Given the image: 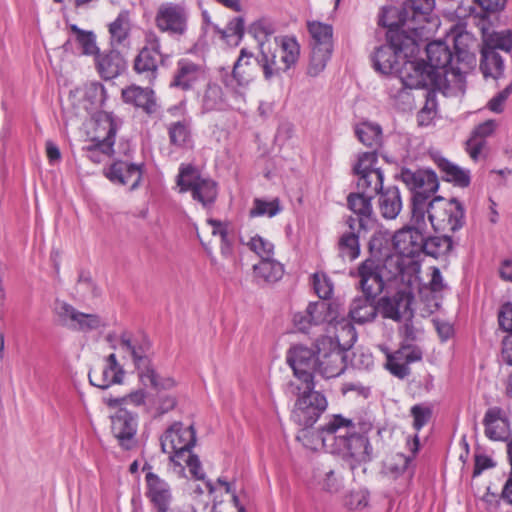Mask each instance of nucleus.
<instances>
[{"mask_svg": "<svg viewBox=\"0 0 512 512\" xmlns=\"http://www.w3.org/2000/svg\"><path fill=\"white\" fill-rule=\"evenodd\" d=\"M316 436L323 447L341 455L351 471L371 459L372 446L368 437L358 433L356 424L340 414L332 415L317 430Z\"/></svg>", "mask_w": 512, "mask_h": 512, "instance_id": "f257e3e1", "label": "nucleus"}, {"mask_svg": "<svg viewBox=\"0 0 512 512\" xmlns=\"http://www.w3.org/2000/svg\"><path fill=\"white\" fill-rule=\"evenodd\" d=\"M400 178L412 192L411 212H413L414 218L421 220L428 213L429 221L435 228L434 203L443 200L441 197H434L430 200L439 188L436 173L432 170L418 169L413 171L409 168H403Z\"/></svg>", "mask_w": 512, "mask_h": 512, "instance_id": "f03ea898", "label": "nucleus"}, {"mask_svg": "<svg viewBox=\"0 0 512 512\" xmlns=\"http://www.w3.org/2000/svg\"><path fill=\"white\" fill-rule=\"evenodd\" d=\"M426 65L443 80L446 90L451 85L461 86L465 79L464 61L469 57L465 50H457L456 60L449 46L441 40L432 41L426 46Z\"/></svg>", "mask_w": 512, "mask_h": 512, "instance_id": "7ed1b4c3", "label": "nucleus"}, {"mask_svg": "<svg viewBox=\"0 0 512 512\" xmlns=\"http://www.w3.org/2000/svg\"><path fill=\"white\" fill-rule=\"evenodd\" d=\"M287 392L298 396L292 412V419L303 428L312 427L327 408L326 397L315 391V388L309 389L307 385L300 386L291 381L287 384Z\"/></svg>", "mask_w": 512, "mask_h": 512, "instance_id": "20e7f679", "label": "nucleus"}, {"mask_svg": "<svg viewBox=\"0 0 512 512\" xmlns=\"http://www.w3.org/2000/svg\"><path fill=\"white\" fill-rule=\"evenodd\" d=\"M388 244V240L382 234H374L369 241V249L371 254L378 256V264L381 268V274L385 285L389 282L395 281L398 278L402 282L411 281L412 275L408 274V267L411 264V260L406 259L403 255L397 251L395 253H386L384 251L383 243Z\"/></svg>", "mask_w": 512, "mask_h": 512, "instance_id": "39448f33", "label": "nucleus"}, {"mask_svg": "<svg viewBox=\"0 0 512 512\" xmlns=\"http://www.w3.org/2000/svg\"><path fill=\"white\" fill-rule=\"evenodd\" d=\"M316 371L324 378L340 376L346 369V350L339 342V336H321L316 341Z\"/></svg>", "mask_w": 512, "mask_h": 512, "instance_id": "423d86ee", "label": "nucleus"}, {"mask_svg": "<svg viewBox=\"0 0 512 512\" xmlns=\"http://www.w3.org/2000/svg\"><path fill=\"white\" fill-rule=\"evenodd\" d=\"M307 28L312 38L308 74L317 76L325 69L327 62L331 58L333 51V28L331 25L320 21H309Z\"/></svg>", "mask_w": 512, "mask_h": 512, "instance_id": "0eeeda50", "label": "nucleus"}, {"mask_svg": "<svg viewBox=\"0 0 512 512\" xmlns=\"http://www.w3.org/2000/svg\"><path fill=\"white\" fill-rule=\"evenodd\" d=\"M161 449L169 459L181 466L182 460L191 452L196 443V432L192 425L184 426L181 422L170 425L160 438Z\"/></svg>", "mask_w": 512, "mask_h": 512, "instance_id": "6e6552de", "label": "nucleus"}, {"mask_svg": "<svg viewBox=\"0 0 512 512\" xmlns=\"http://www.w3.org/2000/svg\"><path fill=\"white\" fill-rule=\"evenodd\" d=\"M180 192H191L193 200L203 207H211L218 196V184L211 178L201 176L192 166L183 167L177 177Z\"/></svg>", "mask_w": 512, "mask_h": 512, "instance_id": "1a4fd4ad", "label": "nucleus"}, {"mask_svg": "<svg viewBox=\"0 0 512 512\" xmlns=\"http://www.w3.org/2000/svg\"><path fill=\"white\" fill-rule=\"evenodd\" d=\"M154 22L160 32L180 39L188 32L189 12L182 4L164 2L157 8Z\"/></svg>", "mask_w": 512, "mask_h": 512, "instance_id": "9d476101", "label": "nucleus"}, {"mask_svg": "<svg viewBox=\"0 0 512 512\" xmlns=\"http://www.w3.org/2000/svg\"><path fill=\"white\" fill-rule=\"evenodd\" d=\"M378 164L376 152H365L358 157L353 167L357 175V189L375 196L383 191L384 174Z\"/></svg>", "mask_w": 512, "mask_h": 512, "instance_id": "9b49d317", "label": "nucleus"}, {"mask_svg": "<svg viewBox=\"0 0 512 512\" xmlns=\"http://www.w3.org/2000/svg\"><path fill=\"white\" fill-rule=\"evenodd\" d=\"M417 220L411 212V225L397 231L392 238L395 251L408 260L419 256L423 250L425 216L421 218V221Z\"/></svg>", "mask_w": 512, "mask_h": 512, "instance_id": "f8f14e48", "label": "nucleus"}, {"mask_svg": "<svg viewBox=\"0 0 512 512\" xmlns=\"http://www.w3.org/2000/svg\"><path fill=\"white\" fill-rule=\"evenodd\" d=\"M398 72V76L408 87L429 88L433 92L438 90L446 93L447 91L443 86V80L428 68L425 61H407Z\"/></svg>", "mask_w": 512, "mask_h": 512, "instance_id": "ddd939ff", "label": "nucleus"}, {"mask_svg": "<svg viewBox=\"0 0 512 512\" xmlns=\"http://www.w3.org/2000/svg\"><path fill=\"white\" fill-rule=\"evenodd\" d=\"M287 363L292 368L294 376L301 382L300 386L315 388L314 371H316L317 356L315 352L303 345L291 347L286 356Z\"/></svg>", "mask_w": 512, "mask_h": 512, "instance_id": "4468645a", "label": "nucleus"}, {"mask_svg": "<svg viewBox=\"0 0 512 512\" xmlns=\"http://www.w3.org/2000/svg\"><path fill=\"white\" fill-rule=\"evenodd\" d=\"M254 54L246 48L240 50V55L233 65L231 73L220 69L221 81L229 89L238 93L239 88L247 87L255 78L256 66L253 64Z\"/></svg>", "mask_w": 512, "mask_h": 512, "instance_id": "2eb2a0df", "label": "nucleus"}, {"mask_svg": "<svg viewBox=\"0 0 512 512\" xmlns=\"http://www.w3.org/2000/svg\"><path fill=\"white\" fill-rule=\"evenodd\" d=\"M350 276L358 280L357 286L365 295L378 296L386 286L375 253L351 270Z\"/></svg>", "mask_w": 512, "mask_h": 512, "instance_id": "dca6fc26", "label": "nucleus"}, {"mask_svg": "<svg viewBox=\"0 0 512 512\" xmlns=\"http://www.w3.org/2000/svg\"><path fill=\"white\" fill-rule=\"evenodd\" d=\"M118 125L111 113H103L97 119L96 135L92 139L93 144L87 148L88 158L99 163L101 161L98 151L110 155L113 152L115 136Z\"/></svg>", "mask_w": 512, "mask_h": 512, "instance_id": "f3484780", "label": "nucleus"}, {"mask_svg": "<svg viewBox=\"0 0 512 512\" xmlns=\"http://www.w3.org/2000/svg\"><path fill=\"white\" fill-rule=\"evenodd\" d=\"M55 312L62 325L84 333L106 325L99 315L80 312L66 302H57Z\"/></svg>", "mask_w": 512, "mask_h": 512, "instance_id": "a211bd4d", "label": "nucleus"}, {"mask_svg": "<svg viewBox=\"0 0 512 512\" xmlns=\"http://www.w3.org/2000/svg\"><path fill=\"white\" fill-rule=\"evenodd\" d=\"M119 346L130 354L138 377L153 367L150 357L151 343L145 336L134 337L129 333H123L120 336Z\"/></svg>", "mask_w": 512, "mask_h": 512, "instance_id": "6ab92c4d", "label": "nucleus"}, {"mask_svg": "<svg viewBox=\"0 0 512 512\" xmlns=\"http://www.w3.org/2000/svg\"><path fill=\"white\" fill-rule=\"evenodd\" d=\"M137 428V415L127 409L120 408L111 417V431L119 445L125 450H131L136 446Z\"/></svg>", "mask_w": 512, "mask_h": 512, "instance_id": "aec40b11", "label": "nucleus"}, {"mask_svg": "<svg viewBox=\"0 0 512 512\" xmlns=\"http://www.w3.org/2000/svg\"><path fill=\"white\" fill-rule=\"evenodd\" d=\"M482 423L484 434L489 440L506 442V448H508L512 441L510 421L502 408L497 406L488 408Z\"/></svg>", "mask_w": 512, "mask_h": 512, "instance_id": "412c9836", "label": "nucleus"}, {"mask_svg": "<svg viewBox=\"0 0 512 512\" xmlns=\"http://www.w3.org/2000/svg\"><path fill=\"white\" fill-rule=\"evenodd\" d=\"M145 496L152 505L154 512H170L173 501L172 490L168 482L153 472L145 475Z\"/></svg>", "mask_w": 512, "mask_h": 512, "instance_id": "4be33fe9", "label": "nucleus"}, {"mask_svg": "<svg viewBox=\"0 0 512 512\" xmlns=\"http://www.w3.org/2000/svg\"><path fill=\"white\" fill-rule=\"evenodd\" d=\"M125 375L114 353L105 357L104 366L100 370H90L88 377L91 385L107 389L114 384H121Z\"/></svg>", "mask_w": 512, "mask_h": 512, "instance_id": "5701e85b", "label": "nucleus"}, {"mask_svg": "<svg viewBox=\"0 0 512 512\" xmlns=\"http://www.w3.org/2000/svg\"><path fill=\"white\" fill-rule=\"evenodd\" d=\"M143 164L131 163L123 160L114 161L105 176L115 184H131V190L136 189L142 179Z\"/></svg>", "mask_w": 512, "mask_h": 512, "instance_id": "b1692460", "label": "nucleus"}, {"mask_svg": "<svg viewBox=\"0 0 512 512\" xmlns=\"http://www.w3.org/2000/svg\"><path fill=\"white\" fill-rule=\"evenodd\" d=\"M345 225L347 228L339 236L337 242V251L339 257H341L343 260L354 261L360 255V235L362 231L366 232L367 230L355 225L353 216L347 217Z\"/></svg>", "mask_w": 512, "mask_h": 512, "instance_id": "393cba45", "label": "nucleus"}, {"mask_svg": "<svg viewBox=\"0 0 512 512\" xmlns=\"http://www.w3.org/2000/svg\"><path fill=\"white\" fill-rule=\"evenodd\" d=\"M374 196L361 192L350 193L347 197L349 209L356 215L353 217L355 225L365 230L371 229L375 224V218L372 207V199Z\"/></svg>", "mask_w": 512, "mask_h": 512, "instance_id": "a878e982", "label": "nucleus"}, {"mask_svg": "<svg viewBox=\"0 0 512 512\" xmlns=\"http://www.w3.org/2000/svg\"><path fill=\"white\" fill-rule=\"evenodd\" d=\"M401 51V45L391 38L389 44L380 46L374 52L372 56L374 69L385 75H392L393 73L398 72V57Z\"/></svg>", "mask_w": 512, "mask_h": 512, "instance_id": "bb28decb", "label": "nucleus"}, {"mask_svg": "<svg viewBox=\"0 0 512 512\" xmlns=\"http://www.w3.org/2000/svg\"><path fill=\"white\" fill-rule=\"evenodd\" d=\"M95 65L99 75L105 80L114 79L127 69V61L115 49L99 53L95 57Z\"/></svg>", "mask_w": 512, "mask_h": 512, "instance_id": "cd10ccee", "label": "nucleus"}, {"mask_svg": "<svg viewBox=\"0 0 512 512\" xmlns=\"http://www.w3.org/2000/svg\"><path fill=\"white\" fill-rule=\"evenodd\" d=\"M121 95L126 104L141 108L149 115L158 111L156 96L151 88L131 85L123 89Z\"/></svg>", "mask_w": 512, "mask_h": 512, "instance_id": "c85d7f7f", "label": "nucleus"}, {"mask_svg": "<svg viewBox=\"0 0 512 512\" xmlns=\"http://www.w3.org/2000/svg\"><path fill=\"white\" fill-rule=\"evenodd\" d=\"M132 20L130 11L123 9L108 25L109 41L112 47H126L130 43Z\"/></svg>", "mask_w": 512, "mask_h": 512, "instance_id": "c756f323", "label": "nucleus"}, {"mask_svg": "<svg viewBox=\"0 0 512 512\" xmlns=\"http://www.w3.org/2000/svg\"><path fill=\"white\" fill-rule=\"evenodd\" d=\"M433 160L446 182H451L458 187H468L471 182L470 171L450 162L440 154H434Z\"/></svg>", "mask_w": 512, "mask_h": 512, "instance_id": "7c9ffc66", "label": "nucleus"}, {"mask_svg": "<svg viewBox=\"0 0 512 512\" xmlns=\"http://www.w3.org/2000/svg\"><path fill=\"white\" fill-rule=\"evenodd\" d=\"M203 73L204 71L200 65L189 59H180L177 62V70L171 86L189 90L203 76Z\"/></svg>", "mask_w": 512, "mask_h": 512, "instance_id": "2f4dec72", "label": "nucleus"}, {"mask_svg": "<svg viewBox=\"0 0 512 512\" xmlns=\"http://www.w3.org/2000/svg\"><path fill=\"white\" fill-rule=\"evenodd\" d=\"M255 61L261 67L264 79L267 81L279 77L282 73L286 72L284 65L280 63L277 49H272L270 45L261 44V49H259V54Z\"/></svg>", "mask_w": 512, "mask_h": 512, "instance_id": "473e14b6", "label": "nucleus"}, {"mask_svg": "<svg viewBox=\"0 0 512 512\" xmlns=\"http://www.w3.org/2000/svg\"><path fill=\"white\" fill-rule=\"evenodd\" d=\"M147 49H141L133 61V70L148 84L153 85L158 76V57Z\"/></svg>", "mask_w": 512, "mask_h": 512, "instance_id": "72a5a7b5", "label": "nucleus"}, {"mask_svg": "<svg viewBox=\"0 0 512 512\" xmlns=\"http://www.w3.org/2000/svg\"><path fill=\"white\" fill-rule=\"evenodd\" d=\"M376 297L364 294L354 298L349 310L351 320L358 324L372 321L377 315Z\"/></svg>", "mask_w": 512, "mask_h": 512, "instance_id": "f704fd0d", "label": "nucleus"}, {"mask_svg": "<svg viewBox=\"0 0 512 512\" xmlns=\"http://www.w3.org/2000/svg\"><path fill=\"white\" fill-rule=\"evenodd\" d=\"M277 52L280 56V63L284 65V69L289 71L295 67L300 58V44L294 36H278L275 37Z\"/></svg>", "mask_w": 512, "mask_h": 512, "instance_id": "c9c22d12", "label": "nucleus"}, {"mask_svg": "<svg viewBox=\"0 0 512 512\" xmlns=\"http://www.w3.org/2000/svg\"><path fill=\"white\" fill-rule=\"evenodd\" d=\"M496 128L494 120H487L474 128L466 142V151L473 160H477L486 146V138L493 134Z\"/></svg>", "mask_w": 512, "mask_h": 512, "instance_id": "e433bc0d", "label": "nucleus"}, {"mask_svg": "<svg viewBox=\"0 0 512 512\" xmlns=\"http://www.w3.org/2000/svg\"><path fill=\"white\" fill-rule=\"evenodd\" d=\"M387 93L393 105L400 109H406L412 105V87L406 86L400 76L393 75L386 84Z\"/></svg>", "mask_w": 512, "mask_h": 512, "instance_id": "4c0bfd02", "label": "nucleus"}, {"mask_svg": "<svg viewBox=\"0 0 512 512\" xmlns=\"http://www.w3.org/2000/svg\"><path fill=\"white\" fill-rule=\"evenodd\" d=\"M253 274L258 282L275 283L283 277L284 267L273 257L266 258L253 265Z\"/></svg>", "mask_w": 512, "mask_h": 512, "instance_id": "58836bf2", "label": "nucleus"}, {"mask_svg": "<svg viewBox=\"0 0 512 512\" xmlns=\"http://www.w3.org/2000/svg\"><path fill=\"white\" fill-rule=\"evenodd\" d=\"M379 194V209L382 217L388 220L395 219L402 210V199L399 189L393 186Z\"/></svg>", "mask_w": 512, "mask_h": 512, "instance_id": "ea45409f", "label": "nucleus"}, {"mask_svg": "<svg viewBox=\"0 0 512 512\" xmlns=\"http://www.w3.org/2000/svg\"><path fill=\"white\" fill-rule=\"evenodd\" d=\"M191 126V118L171 123L167 128L170 144L179 148L186 147L192 139Z\"/></svg>", "mask_w": 512, "mask_h": 512, "instance_id": "a19ab883", "label": "nucleus"}, {"mask_svg": "<svg viewBox=\"0 0 512 512\" xmlns=\"http://www.w3.org/2000/svg\"><path fill=\"white\" fill-rule=\"evenodd\" d=\"M480 69L485 77L496 79L504 72V60L499 52L481 48Z\"/></svg>", "mask_w": 512, "mask_h": 512, "instance_id": "79ce46f5", "label": "nucleus"}, {"mask_svg": "<svg viewBox=\"0 0 512 512\" xmlns=\"http://www.w3.org/2000/svg\"><path fill=\"white\" fill-rule=\"evenodd\" d=\"M229 107L222 88L217 84H208L202 98L203 112L221 111Z\"/></svg>", "mask_w": 512, "mask_h": 512, "instance_id": "37998d69", "label": "nucleus"}, {"mask_svg": "<svg viewBox=\"0 0 512 512\" xmlns=\"http://www.w3.org/2000/svg\"><path fill=\"white\" fill-rule=\"evenodd\" d=\"M452 247L453 241L450 236L440 235L428 237L424 234L422 253L426 255L438 258L449 253Z\"/></svg>", "mask_w": 512, "mask_h": 512, "instance_id": "c03bdc74", "label": "nucleus"}, {"mask_svg": "<svg viewBox=\"0 0 512 512\" xmlns=\"http://www.w3.org/2000/svg\"><path fill=\"white\" fill-rule=\"evenodd\" d=\"M138 379L143 386L150 387L157 392L168 391L176 386L174 378L159 375L154 366L147 370V372L140 374Z\"/></svg>", "mask_w": 512, "mask_h": 512, "instance_id": "a18cd8bd", "label": "nucleus"}, {"mask_svg": "<svg viewBox=\"0 0 512 512\" xmlns=\"http://www.w3.org/2000/svg\"><path fill=\"white\" fill-rule=\"evenodd\" d=\"M276 31L275 23L267 17H262L252 22L248 27V33L257 41L258 49L267 45L266 40Z\"/></svg>", "mask_w": 512, "mask_h": 512, "instance_id": "49530a36", "label": "nucleus"}, {"mask_svg": "<svg viewBox=\"0 0 512 512\" xmlns=\"http://www.w3.org/2000/svg\"><path fill=\"white\" fill-rule=\"evenodd\" d=\"M75 35V41L81 48L82 54L96 57L100 51L96 43V35L92 31L80 29L76 24L70 25Z\"/></svg>", "mask_w": 512, "mask_h": 512, "instance_id": "de8ad7c7", "label": "nucleus"}, {"mask_svg": "<svg viewBox=\"0 0 512 512\" xmlns=\"http://www.w3.org/2000/svg\"><path fill=\"white\" fill-rule=\"evenodd\" d=\"M282 211V206L278 198L272 200H266L262 198H255L253 200V206L249 211L251 218L256 217H269L272 218Z\"/></svg>", "mask_w": 512, "mask_h": 512, "instance_id": "09e8293b", "label": "nucleus"}, {"mask_svg": "<svg viewBox=\"0 0 512 512\" xmlns=\"http://www.w3.org/2000/svg\"><path fill=\"white\" fill-rule=\"evenodd\" d=\"M406 350L401 346L393 353L387 354L386 368L390 373L400 379L407 377L410 374V368L406 363Z\"/></svg>", "mask_w": 512, "mask_h": 512, "instance_id": "8fccbe9b", "label": "nucleus"}, {"mask_svg": "<svg viewBox=\"0 0 512 512\" xmlns=\"http://www.w3.org/2000/svg\"><path fill=\"white\" fill-rule=\"evenodd\" d=\"M355 133L359 141L368 147H377L380 144L382 130L379 125L363 122L356 126Z\"/></svg>", "mask_w": 512, "mask_h": 512, "instance_id": "3c124183", "label": "nucleus"}, {"mask_svg": "<svg viewBox=\"0 0 512 512\" xmlns=\"http://www.w3.org/2000/svg\"><path fill=\"white\" fill-rule=\"evenodd\" d=\"M306 313L314 325L331 322L335 319L332 315V304L325 301L310 302L306 308Z\"/></svg>", "mask_w": 512, "mask_h": 512, "instance_id": "603ef678", "label": "nucleus"}, {"mask_svg": "<svg viewBox=\"0 0 512 512\" xmlns=\"http://www.w3.org/2000/svg\"><path fill=\"white\" fill-rule=\"evenodd\" d=\"M445 213L447 214V222L452 232L461 229L465 224V210L459 200L455 198L449 200Z\"/></svg>", "mask_w": 512, "mask_h": 512, "instance_id": "864d4df0", "label": "nucleus"}, {"mask_svg": "<svg viewBox=\"0 0 512 512\" xmlns=\"http://www.w3.org/2000/svg\"><path fill=\"white\" fill-rule=\"evenodd\" d=\"M242 244L246 245L251 251L257 254L261 260L274 256V245L269 240L260 235L251 237L247 242L241 239Z\"/></svg>", "mask_w": 512, "mask_h": 512, "instance_id": "5fc2aeb1", "label": "nucleus"}, {"mask_svg": "<svg viewBox=\"0 0 512 512\" xmlns=\"http://www.w3.org/2000/svg\"><path fill=\"white\" fill-rule=\"evenodd\" d=\"M213 29L220 35L221 39L226 41L230 36H236V44H238L242 40L245 33V21L243 17L239 16L230 20L226 29H221L217 25H213Z\"/></svg>", "mask_w": 512, "mask_h": 512, "instance_id": "6e6d98bb", "label": "nucleus"}, {"mask_svg": "<svg viewBox=\"0 0 512 512\" xmlns=\"http://www.w3.org/2000/svg\"><path fill=\"white\" fill-rule=\"evenodd\" d=\"M482 48L509 53L512 49V39L503 33H493L484 38Z\"/></svg>", "mask_w": 512, "mask_h": 512, "instance_id": "4d7b16f0", "label": "nucleus"}, {"mask_svg": "<svg viewBox=\"0 0 512 512\" xmlns=\"http://www.w3.org/2000/svg\"><path fill=\"white\" fill-rule=\"evenodd\" d=\"M312 285L320 299L327 300L333 293V283L325 273L316 272L312 275Z\"/></svg>", "mask_w": 512, "mask_h": 512, "instance_id": "13d9d810", "label": "nucleus"}, {"mask_svg": "<svg viewBox=\"0 0 512 512\" xmlns=\"http://www.w3.org/2000/svg\"><path fill=\"white\" fill-rule=\"evenodd\" d=\"M413 417V428L419 432L431 419L432 409L424 404H416L410 409Z\"/></svg>", "mask_w": 512, "mask_h": 512, "instance_id": "bf43d9fd", "label": "nucleus"}, {"mask_svg": "<svg viewBox=\"0 0 512 512\" xmlns=\"http://www.w3.org/2000/svg\"><path fill=\"white\" fill-rule=\"evenodd\" d=\"M370 493L366 489L351 491L345 498V505L350 510H362L369 505Z\"/></svg>", "mask_w": 512, "mask_h": 512, "instance_id": "052dcab7", "label": "nucleus"}, {"mask_svg": "<svg viewBox=\"0 0 512 512\" xmlns=\"http://www.w3.org/2000/svg\"><path fill=\"white\" fill-rule=\"evenodd\" d=\"M146 398V394L143 390H137L131 392L130 394L120 397V398H108L106 403L109 407L116 408L125 403H131L134 406H140L144 404Z\"/></svg>", "mask_w": 512, "mask_h": 512, "instance_id": "680f3d73", "label": "nucleus"}, {"mask_svg": "<svg viewBox=\"0 0 512 512\" xmlns=\"http://www.w3.org/2000/svg\"><path fill=\"white\" fill-rule=\"evenodd\" d=\"M392 298L394 299L395 307L397 308L398 315H400L401 319L402 316L411 309L413 295L410 291L399 290L392 296Z\"/></svg>", "mask_w": 512, "mask_h": 512, "instance_id": "e2e57ef3", "label": "nucleus"}, {"mask_svg": "<svg viewBox=\"0 0 512 512\" xmlns=\"http://www.w3.org/2000/svg\"><path fill=\"white\" fill-rule=\"evenodd\" d=\"M378 310L384 318L400 321V315H398L392 296L382 297L378 302L377 311Z\"/></svg>", "mask_w": 512, "mask_h": 512, "instance_id": "0e129e2a", "label": "nucleus"}, {"mask_svg": "<svg viewBox=\"0 0 512 512\" xmlns=\"http://www.w3.org/2000/svg\"><path fill=\"white\" fill-rule=\"evenodd\" d=\"M512 92V85H508L502 91L498 92L488 102V108L495 113H501L504 110V104Z\"/></svg>", "mask_w": 512, "mask_h": 512, "instance_id": "69168bd1", "label": "nucleus"}, {"mask_svg": "<svg viewBox=\"0 0 512 512\" xmlns=\"http://www.w3.org/2000/svg\"><path fill=\"white\" fill-rule=\"evenodd\" d=\"M499 326L507 334L512 333V303L507 302L502 305L498 314Z\"/></svg>", "mask_w": 512, "mask_h": 512, "instance_id": "338daca9", "label": "nucleus"}, {"mask_svg": "<svg viewBox=\"0 0 512 512\" xmlns=\"http://www.w3.org/2000/svg\"><path fill=\"white\" fill-rule=\"evenodd\" d=\"M182 462L187 464L189 472L195 479L205 480V473L202 470L201 462L198 456L189 452V454L185 456V459L182 460Z\"/></svg>", "mask_w": 512, "mask_h": 512, "instance_id": "774afa93", "label": "nucleus"}]
</instances>
